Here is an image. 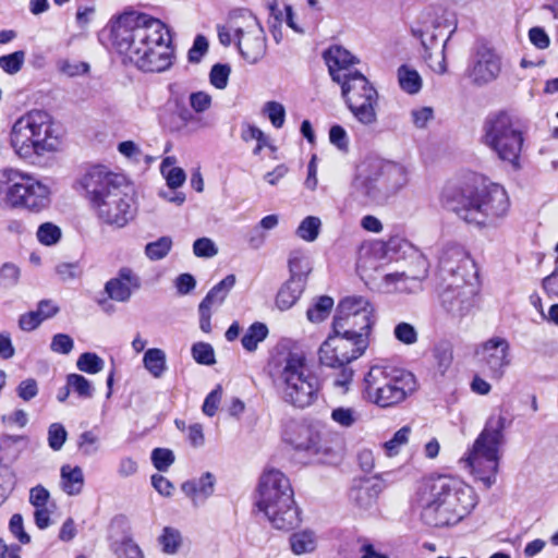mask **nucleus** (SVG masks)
<instances>
[{
    "label": "nucleus",
    "instance_id": "nucleus-1",
    "mask_svg": "<svg viewBox=\"0 0 558 558\" xmlns=\"http://www.w3.org/2000/svg\"><path fill=\"white\" fill-rule=\"evenodd\" d=\"M112 48L143 72H162L172 65V37L168 26L147 13L120 14L110 28Z\"/></svg>",
    "mask_w": 558,
    "mask_h": 558
},
{
    "label": "nucleus",
    "instance_id": "nucleus-2",
    "mask_svg": "<svg viewBox=\"0 0 558 558\" xmlns=\"http://www.w3.org/2000/svg\"><path fill=\"white\" fill-rule=\"evenodd\" d=\"M440 202L465 222L478 226L504 218L510 209L506 189L474 171L463 172L448 182Z\"/></svg>",
    "mask_w": 558,
    "mask_h": 558
},
{
    "label": "nucleus",
    "instance_id": "nucleus-3",
    "mask_svg": "<svg viewBox=\"0 0 558 558\" xmlns=\"http://www.w3.org/2000/svg\"><path fill=\"white\" fill-rule=\"evenodd\" d=\"M415 502L427 525L445 527L454 525L466 517L475 508L477 496L461 477L432 473L421 480Z\"/></svg>",
    "mask_w": 558,
    "mask_h": 558
},
{
    "label": "nucleus",
    "instance_id": "nucleus-4",
    "mask_svg": "<svg viewBox=\"0 0 558 558\" xmlns=\"http://www.w3.org/2000/svg\"><path fill=\"white\" fill-rule=\"evenodd\" d=\"M84 197L97 219L107 226L123 228L135 216V201L126 177L105 165H93L80 178Z\"/></svg>",
    "mask_w": 558,
    "mask_h": 558
},
{
    "label": "nucleus",
    "instance_id": "nucleus-5",
    "mask_svg": "<svg viewBox=\"0 0 558 558\" xmlns=\"http://www.w3.org/2000/svg\"><path fill=\"white\" fill-rule=\"evenodd\" d=\"M255 507L266 515L274 529L280 531H292L302 522L291 482L275 468H267L260 474Z\"/></svg>",
    "mask_w": 558,
    "mask_h": 558
},
{
    "label": "nucleus",
    "instance_id": "nucleus-6",
    "mask_svg": "<svg viewBox=\"0 0 558 558\" xmlns=\"http://www.w3.org/2000/svg\"><path fill=\"white\" fill-rule=\"evenodd\" d=\"M417 390L413 373L386 365H373L364 375L362 395L365 401L379 409H392Z\"/></svg>",
    "mask_w": 558,
    "mask_h": 558
},
{
    "label": "nucleus",
    "instance_id": "nucleus-7",
    "mask_svg": "<svg viewBox=\"0 0 558 558\" xmlns=\"http://www.w3.org/2000/svg\"><path fill=\"white\" fill-rule=\"evenodd\" d=\"M284 402L305 409L314 404L322 390L318 376L310 368L304 353L289 352L278 374Z\"/></svg>",
    "mask_w": 558,
    "mask_h": 558
},
{
    "label": "nucleus",
    "instance_id": "nucleus-8",
    "mask_svg": "<svg viewBox=\"0 0 558 558\" xmlns=\"http://www.w3.org/2000/svg\"><path fill=\"white\" fill-rule=\"evenodd\" d=\"M59 144L52 119L46 111H29L13 124L11 145L22 158L56 151Z\"/></svg>",
    "mask_w": 558,
    "mask_h": 558
},
{
    "label": "nucleus",
    "instance_id": "nucleus-9",
    "mask_svg": "<svg viewBox=\"0 0 558 558\" xmlns=\"http://www.w3.org/2000/svg\"><path fill=\"white\" fill-rule=\"evenodd\" d=\"M482 143L496 153L499 159L520 168L524 131L518 118L508 110L490 112L483 124Z\"/></svg>",
    "mask_w": 558,
    "mask_h": 558
},
{
    "label": "nucleus",
    "instance_id": "nucleus-10",
    "mask_svg": "<svg viewBox=\"0 0 558 558\" xmlns=\"http://www.w3.org/2000/svg\"><path fill=\"white\" fill-rule=\"evenodd\" d=\"M502 429V417L496 421L495 426L489 421L473 442L472 448L461 459L471 474L487 488L496 481L499 465L498 451L504 437Z\"/></svg>",
    "mask_w": 558,
    "mask_h": 558
},
{
    "label": "nucleus",
    "instance_id": "nucleus-11",
    "mask_svg": "<svg viewBox=\"0 0 558 558\" xmlns=\"http://www.w3.org/2000/svg\"><path fill=\"white\" fill-rule=\"evenodd\" d=\"M7 185L4 201L10 208L40 214L51 203L50 189L34 174L8 168L1 172Z\"/></svg>",
    "mask_w": 558,
    "mask_h": 558
},
{
    "label": "nucleus",
    "instance_id": "nucleus-12",
    "mask_svg": "<svg viewBox=\"0 0 558 558\" xmlns=\"http://www.w3.org/2000/svg\"><path fill=\"white\" fill-rule=\"evenodd\" d=\"M375 323V308L369 300L361 295H350L337 304L331 328L350 336L361 335L371 341Z\"/></svg>",
    "mask_w": 558,
    "mask_h": 558
},
{
    "label": "nucleus",
    "instance_id": "nucleus-13",
    "mask_svg": "<svg viewBox=\"0 0 558 558\" xmlns=\"http://www.w3.org/2000/svg\"><path fill=\"white\" fill-rule=\"evenodd\" d=\"M339 84L353 117L365 125L375 123L378 93L369 81L357 71H349L343 73V80Z\"/></svg>",
    "mask_w": 558,
    "mask_h": 558
},
{
    "label": "nucleus",
    "instance_id": "nucleus-14",
    "mask_svg": "<svg viewBox=\"0 0 558 558\" xmlns=\"http://www.w3.org/2000/svg\"><path fill=\"white\" fill-rule=\"evenodd\" d=\"M371 341L361 335L350 336L338 330H330L318 350L322 365L331 368H343L361 357L369 347Z\"/></svg>",
    "mask_w": 558,
    "mask_h": 558
},
{
    "label": "nucleus",
    "instance_id": "nucleus-15",
    "mask_svg": "<svg viewBox=\"0 0 558 558\" xmlns=\"http://www.w3.org/2000/svg\"><path fill=\"white\" fill-rule=\"evenodd\" d=\"M439 270L444 281L458 288H465L477 275L476 264L470 253L459 245H449L442 251Z\"/></svg>",
    "mask_w": 558,
    "mask_h": 558
},
{
    "label": "nucleus",
    "instance_id": "nucleus-16",
    "mask_svg": "<svg viewBox=\"0 0 558 558\" xmlns=\"http://www.w3.org/2000/svg\"><path fill=\"white\" fill-rule=\"evenodd\" d=\"M480 355V368L490 379L499 380L510 365V345L501 337H493L484 341L475 351Z\"/></svg>",
    "mask_w": 558,
    "mask_h": 558
},
{
    "label": "nucleus",
    "instance_id": "nucleus-17",
    "mask_svg": "<svg viewBox=\"0 0 558 558\" xmlns=\"http://www.w3.org/2000/svg\"><path fill=\"white\" fill-rule=\"evenodd\" d=\"M501 71L499 56L493 48L481 45L476 48L474 63L466 71L476 85H484L496 80Z\"/></svg>",
    "mask_w": 558,
    "mask_h": 558
},
{
    "label": "nucleus",
    "instance_id": "nucleus-18",
    "mask_svg": "<svg viewBox=\"0 0 558 558\" xmlns=\"http://www.w3.org/2000/svg\"><path fill=\"white\" fill-rule=\"evenodd\" d=\"M250 28L235 43L241 56L250 63H255L265 54L266 38L258 21L251 20Z\"/></svg>",
    "mask_w": 558,
    "mask_h": 558
},
{
    "label": "nucleus",
    "instance_id": "nucleus-19",
    "mask_svg": "<svg viewBox=\"0 0 558 558\" xmlns=\"http://www.w3.org/2000/svg\"><path fill=\"white\" fill-rule=\"evenodd\" d=\"M141 287L140 278L129 267H122L118 276L108 280L105 291L108 296L117 302H126L132 293Z\"/></svg>",
    "mask_w": 558,
    "mask_h": 558
},
{
    "label": "nucleus",
    "instance_id": "nucleus-20",
    "mask_svg": "<svg viewBox=\"0 0 558 558\" xmlns=\"http://www.w3.org/2000/svg\"><path fill=\"white\" fill-rule=\"evenodd\" d=\"M324 58L328 66L332 81L340 83L343 80L341 71H350L349 66L354 63V57L350 51L341 46H332L324 52Z\"/></svg>",
    "mask_w": 558,
    "mask_h": 558
},
{
    "label": "nucleus",
    "instance_id": "nucleus-21",
    "mask_svg": "<svg viewBox=\"0 0 558 558\" xmlns=\"http://www.w3.org/2000/svg\"><path fill=\"white\" fill-rule=\"evenodd\" d=\"M466 294L464 288L453 287L452 283H448L440 294L441 305L448 313L463 316L471 306Z\"/></svg>",
    "mask_w": 558,
    "mask_h": 558
},
{
    "label": "nucleus",
    "instance_id": "nucleus-22",
    "mask_svg": "<svg viewBox=\"0 0 558 558\" xmlns=\"http://www.w3.org/2000/svg\"><path fill=\"white\" fill-rule=\"evenodd\" d=\"M215 477L211 473L206 472L198 480L187 481L182 484V492L190 497L193 502H197L208 498L214 492Z\"/></svg>",
    "mask_w": 558,
    "mask_h": 558
},
{
    "label": "nucleus",
    "instance_id": "nucleus-23",
    "mask_svg": "<svg viewBox=\"0 0 558 558\" xmlns=\"http://www.w3.org/2000/svg\"><path fill=\"white\" fill-rule=\"evenodd\" d=\"M306 286L288 279L278 290L275 303L280 311L291 308L302 295Z\"/></svg>",
    "mask_w": 558,
    "mask_h": 558
},
{
    "label": "nucleus",
    "instance_id": "nucleus-24",
    "mask_svg": "<svg viewBox=\"0 0 558 558\" xmlns=\"http://www.w3.org/2000/svg\"><path fill=\"white\" fill-rule=\"evenodd\" d=\"M60 473L62 490L70 496L78 495L84 486L82 469L80 466L64 464L62 465Z\"/></svg>",
    "mask_w": 558,
    "mask_h": 558
},
{
    "label": "nucleus",
    "instance_id": "nucleus-25",
    "mask_svg": "<svg viewBox=\"0 0 558 558\" xmlns=\"http://www.w3.org/2000/svg\"><path fill=\"white\" fill-rule=\"evenodd\" d=\"M288 267L290 271L289 279L306 286L307 277L312 271V267L308 258L302 251L296 250L291 252L288 259Z\"/></svg>",
    "mask_w": 558,
    "mask_h": 558
},
{
    "label": "nucleus",
    "instance_id": "nucleus-26",
    "mask_svg": "<svg viewBox=\"0 0 558 558\" xmlns=\"http://www.w3.org/2000/svg\"><path fill=\"white\" fill-rule=\"evenodd\" d=\"M234 284L235 276L232 274L226 276L221 281H219L208 291L201 304H203L204 307H211L213 305L221 304Z\"/></svg>",
    "mask_w": 558,
    "mask_h": 558
},
{
    "label": "nucleus",
    "instance_id": "nucleus-27",
    "mask_svg": "<svg viewBox=\"0 0 558 558\" xmlns=\"http://www.w3.org/2000/svg\"><path fill=\"white\" fill-rule=\"evenodd\" d=\"M143 363L145 368L155 378L161 377L167 368L166 354L161 349L158 348L148 349L144 353Z\"/></svg>",
    "mask_w": 558,
    "mask_h": 558
},
{
    "label": "nucleus",
    "instance_id": "nucleus-28",
    "mask_svg": "<svg viewBox=\"0 0 558 558\" xmlns=\"http://www.w3.org/2000/svg\"><path fill=\"white\" fill-rule=\"evenodd\" d=\"M333 299L328 295L316 298L313 304L306 311V317L312 323L324 322L331 313Z\"/></svg>",
    "mask_w": 558,
    "mask_h": 558
},
{
    "label": "nucleus",
    "instance_id": "nucleus-29",
    "mask_svg": "<svg viewBox=\"0 0 558 558\" xmlns=\"http://www.w3.org/2000/svg\"><path fill=\"white\" fill-rule=\"evenodd\" d=\"M268 336V328L264 323H253L241 339L242 347L247 352H254L258 343L263 342Z\"/></svg>",
    "mask_w": 558,
    "mask_h": 558
},
{
    "label": "nucleus",
    "instance_id": "nucleus-30",
    "mask_svg": "<svg viewBox=\"0 0 558 558\" xmlns=\"http://www.w3.org/2000/svg\"><path fill=\"white\" fill-rule=\"evenodd\" d=\"M398 80L401 89L410 95L418 93L422 88V78L418 72L404 64L398 69Z\"/></svg>",
    "mask_w": 558,
    "mask_h": 558
},
{
    "label": "nucleus",
    "instance_id": "nucleus-31",
    "mask_svg": "<svg viewBox=\"0 0 558 558\" xmlns=\"http://www.w3.org/2000/svg\"><path fill=\"white\" fill-rule=\"evenodd\" d=\"M291 550L295 555L311 553L316 548V538L313 532L302 531L290 536Z\"/></svg>",
    "mask_w": 558,
    "mask_h": 558
},
{
    "label": "nucleus",
    "instance_id": "nucleus-32",
    "mask_svg": "<svg viewBox=\"0 0 558 558\" xmlns=\"http://www.w3.org/2000/svg\"><path fill=\"white\" fill-rule=\"evenodd\" d=\"M251 20L257 21L253 14L242 10L233 11L228 15L227 23L233 31L235 39L247 33L248 26L251 27Z\"/></svg>",
    "mask_w": 558,
    "mask_h": 558
},
{
    "label": "nucleus",
    "instance_id": "nucleus-33",
    "mask_svg": "<svg viewBox=\"0 0 558 558\" xmlns=\"http://www.w3.org/2000/svg\"><path fill=\"white\" fill-rule=\"evenodd\" d=\"M433 357L437 367L446 372L453 361V348L450 341L441 340L437 342L432 350Z\"/></svg>",
    "mask_w": 558,
    "mask_h": 558
},
{
    "label": "nucleus",
    "instance_id": "nucleus-34",
    "mask_svg": "<svg viewBox=\"0 0 558 558\" xmlns=\"http://www.w3.org/2000/svg\"><path fill=\"white\" fill-rule=\"evenodd\" d=\"M411 433L412 428L409 425H404L398 429L393 436L383 445L386 456L395 457L399 454L401 448L409 442Z\"/></svg>",
    "mask_w": 558,
    "mask_h": 558
},
{
    "label": "nucleus",
    "instance_id": "nucleus-35",
    "mask_svg": "<svg viewBox=\"0 0 558 558\" xmlns=\"http://www.w3.org/2000/svg\"><path fill=\"white\" fill-rule=\"evenodd\" d=\"M158 543L165 554L173 555L179 550L182 544V537L178 530L171 526H166L158 537Z\"/></svg>",
    "mask_w": 558,
    "mask_h": 558
},
{
    "label": "nucleus",
    "instance_id": "nucleus-36",
    "mask_svg": "<svg viewBox=\"0 0 558 558\" xmlns=\"http://www.w3.org/2000/svg\"><path fill=\"white\" fill-rule=\"evenodd\" d=\"M172 248V240L170 236H161L154 242H149L145 246V254L150 260H159L166 257Z\"/></svg>",
    "mask_w": 558,
    "mask_h": 558
},
{
    "label": "nucleus",
    "instance_id": "nucleus-37",
    "mask_svg": "<svg viewBox=\"0 0 558 558\" xmlns=\"http://www.w3.org/2000/svg\"><path fill=\"white\" fill-rule=\"evenodd\" d=\"M36 236L40 244L51 246L60 241L62 231L52 222H44L38 227Z\"/></svg>",
    "mask_w": 558,
    "mask_h": 558
},
{
    "label": "nucleus",
    "instance_id": "nucleus-38",
    "mask_svg": "<svg viewBox=\"0 0 558 558\" xmlns=\"http://www.w3.org/2000/svg\"><path fill=\"white\" fill-rule=\"evenodd\" d=\"M320 225L319 218L315 216H307L298 227L296 235L306 242H313L319 234Z\"/></svg>",
    "mask_w": 558,
    "mask_h": 558
},
{
    "label": "nucleus",
    "instance_id": "nucleus-39",
    "mask_svg": "<svg viewBox=\"0 0 558 558\" xmlns=\"http://www.w3.org/2000/svg\"><path fill=\"white\" fill-rule=\"evenodd\" d=\"M241 138L244 142L256 141V146L253 149L254 155H259L264 147L268 145V140L264 132L257 126L248 123L242 126Z\"/></svg>",
    "mask_w": 558,
    "mask_h": 558
},
{
    "label": "nucleus",
    "instance_id": "nucleus-40",
    "mask_svg": "<svg viewBox=\"0 0 558 558\" xmlns=\"http://www.w3.org/2000/svg\"><path fill=\"white\" fill-rule=\"evenodd\" d=\"M76 367L87 374H97L104 368V361L94 352H84L78 356Z\"/></svg>",
    "mask_w": 558,
    "mask_h": 558
},
{
    "label": "nucleus",
    "instance_id": "nucleus-41",
    "mask_svg": "<svg viewBox=\"0 0 558 558\" xmlns=\"http://www.w3.org/2000/svg\"><path fill=\"white\" fill-rule=\"evenodd\" d=\"M25 61V52L23 50H17L9 54H4L0 57V68L7 74L13 75L17 73Z\"/></svg>",
    "mask_w": 558,
    "mask_h": 558
},
{
    "label": "nucleus",
    "instance_id": "nucleus-42",
    "mask_svg": "<svg viewBox=\"0 0 558 558\" xmlns=\"http://www.w3.org/2000/svg\"><path fill=\"white\" fill-rule=\"evenodd\" d=\"M66 383L71 386V389L83 399L90 398L93 396V387L90 381L80 374L66 375Z\"/></svg>",
    "mask_w": 558,
    "mask_h": 558
},
{
    "label": "nucleus",
    "instance_id": "nucleus-43",
    "mask_svg": "<svg viewBox=\"0 0 558 558\" xmlns=\"http://www.w3.org/2000/svg\"><path fill=\"white\" fill-rule=\"evenodd\" d=\"M330 417L339 426L349 428L357 422L359 414L352 408L338 407L332 409Z\"/></svg>",
    "mask_w": 558,
    "mask_h": 558
},
{
    "label": "nucleus",
    "instance_id": "nucleus-44",
    "mask_svg": "<svg viewBox=\"0 0 558 558\" xmlns=\"http://www.w3.org/2000/svg\"><path fill=\"white\" fill-rule=\"evenodd\" d=\"M175 460L174 453L168 448H155L151 451V462L156 470L166 472Z\"/></svg>",
    "mask_w": 558,
    "mask_h": 558
},
{
    "label": "nucleus",
    "instance_id": "nucleus-45",
    "mask_svg": "<svg viewBox=\"0 0 558 558\" xmlns=\"http://www.w3.org/2000/svg\"><path fill=\"white\" fill-rule=\"evenodd\" d=\"M192 356L201 365H213L216 362L215 351L209 343L197 342L192 347Z\"/></svg>",
    "mask_w": 558,
    "mask_h": 558
},
{
    "label": "nucleus",
    "instance_id": "nucleus-46",
    "mask_svg": "<svg viewBox=\"0 0 558 558\" xmlns=\"http://www.w3.org/2000/svg\"><path fill=\"white\" fill-rule=\"evenodd\" d=\"M68 437V432L61 423H52L48 427V445L53 451H59Z\"/></svg>",
    "mask_w": 558,
    "mask_h": 558
},
{
    "label": "nucleus",
    "instance_id": "nucleus-47",
    "mask_svg": "<svg viewBox=\"0 0 558 558\" xmlns=\"http://www.w3.org/2000/svg\"><path fill=\"white\" fill-rule=\"evenodd\" d=\"M230 73L231 69L228 64H214L209 73L210 84L218 89H223L228 84Z\"/></svg>",
    "mask_w": 558,
    "mask_h": 558
},
{
    "label": "nucleus",
    "instance_id": "nucleus-48",
    "mask_svg": "<svg viewBox=\"0 0 558 558\" xmlns=\"http://www.w3.org/2000/svg\"><path fill=\"white\" fill-rule=\"evenodd\" d=\"M393 335L396 339L407 345L414 344L417 341V331L409 323L402 322L396 325L393 329Z\"/></svg>",
    "mask_w": 558,
    "mask_h": 558
},
{
    "label": "nucleus",
    "instance_id": "nucleus-49",
    "mask_svg": "<svg viewBox=\"0 0 558 558\" xmlns=\"http://www.w3.org/2000/svg\"><path fill=\"white\" fill-rule=\"evenodd\" d=\"M222 386L218 384L205 398L202 410L204 414L211 417L214 416L219 408L222 398Z\"/></svg>",
    "mask_w": 558,
    "mask_h": 558
},
{
    "label": "nucleus",
    "instance_id": "nucleus-50",
    "mask_svg": "<svg viewBox=\"0 0 558 558\" xmlns=\"http://www.w3.org/2000/svg\"><path fill=\"white\" fill-rule=\"evenodd\" d=\"M368 482L364 485H360L354 488V498L356 502L363 507L373 501H375L378 497L379 490L377 489V485H367Z\"/></svg>",
    "mask_w": 558,
    "mask_h": 558
},
{
    "label": "nucleus",
    "instance_id": "nucleus-51",
    "mask_svg": "<svg viewBox=\"0 0 558 558\" xmlns=\"http://www.w3.org/2000/svg\"><path fill=\"white\" fill-rule=\"evenodd\" d=\"M265 112L267 113L274 128L280 129L283 126L286 120V110L281 104L274 100L266 102Z\"/></svg>",
    "mask_w": 558,
    "mask_h": 558
},
{
    "label": "nucleus",
    "instance_id": "nucleus-52",
    "mask_svg": "<svg viewBox=\"0 0 558 558\" xmlns=\"http://www.w3.org/2000/svg\"><path fill=\"white\" fill-rule=\"evenodd\" d=\"M15 488V474L11 470H0V505H2Z\"/></svg>",
    "mask_w": 558,
    "mask_h": 558
},
{
    "label": "nucleus",
    "instance_id": "nucleus-53",
    "mask_svg": "<svg viewBox=\"0 0 558 558\" xmlns=\"http://www.w3.org/2000/svg\"><path fill=\"white\" fill-rule=\"evenodd\" d=\"M193 253L197 257L209 258L218 253V248L209 238H199L193 243Z\"/></svg>",
    "mask_w": 558,
    "mask_h": 558
},
{
    "label": "nucleus",
    "instance_id": "nucleus-54",
    "mask_svg": "<svg viewBox=\"0 0 558 558\" xmlns=\"http://www.w3.org/2000/svg\"><path fill=\"white\" fill-rule=\"evenodd\" d=\"M208 51V40L204 35H197L194 39L193 46L187 52L189 61L198 63L205 53Z\"/></svg>",
    "mask_w": 558,
    "mask_h": 558
},
{
    "label": "nucleus",
    "instance_id": "nucleus-55",
    "mask_svg": "<svg viewBox=\"0 0 558 558\" xmlns=\"http://www.w3.org/2000/svg\"><path fill=\"white\" fill-rule=\"evenodd\" d=\"M10 532L19 539L23 545L31 543V536L24 530L23 517L20 513H14L9 522Z\"/></svg>",
    "mask_w": 558,
    "mask_h": 558
},
{
    "label": "nucleus",
    "instance_id": "nucleus-56",
    "mask_svg": "<svg viewBox=\"0 0 558 558\" xmlns=\"http://www.w3.org/2000/svg\"><path fill=\"white\" fill-rule=\"evenodd\" d=\"M329 141L338 149H340L342 151H348V149H349L348 135H347L345 130L341 125L335 124L330 128Z\"/></svg>",
    "mask_w": 558,
    "mask_h": 558
},
{
    "label": "nucleus",
    "instance_id": "nucleus-57",
    "mask_svg": "<svg viewBox=\"0 0 558 558\" xmlns=\"http://www.w3.org/2000/svg\"><path fill=\"white\" fill-rule=\"evenodd\" d=\"M121 558H144L141 547L131 538H123L119 546Z\"/></svg>",
    "mask_w": 558,
    "mask_h": 558
},
{
    "label": "nucleus",
    "instance_id": "nucleus-58",
    "mask_svg": "<svg viewBox=\"0 0 558 558\" xmlns=\"http://www.w3.org/2000/svg\"><path fill=\"white\" fill-rule=\"evenodd\" d=\"M17 396L25 402L35 398L38 393V385L34 378L22 380L16 388Z\"/></svg>",
    "mask_w": 558,
    "mask_h": 558
},
{
    "label": "nucleus",
    "instance_id": "nucleus-59",
    "mask_svg": "<svg viewBox=\"0 0 558 558\" xmlns=\"http://www.w3.org/2000/svg\"><path fill=\"white\" fill-rule=\"evenodd\" d=\"M73 340L66 333H57L51 341V350L60 354H69L73 349Z\"/></svg>",
    "mask_w": 558,
    "mask_h": 558
},
{
    "label": "nucleus",
    "instance_id": "nucleus-60",
    "mask_svg": "<svg viewBox=\"0 0 558 558\" xmlns=\"http://www.w3.org/2000/svg\"><path fill=\"white\" fill-rule=\"evenodd\" d=\"M190 105L195 112H204L211 106V96L205 92H194L190 95Z\"/></svg>",
    "mask_w": 558,
    "mask_h": 558
},
{
    "label": "nucleus",
    "instance_id": "nucleus-61",
    "mask_svg": "<svg viewBox=\"0 0 558 558\" xmlns=\"http://www.w3.org/2000/svg\"><path fill=\"white\" fill-rule=\"evenodd\" d=\"M98 438L92 430H86L80 435L77 446L78 450L85 454L89 456L96 451V442Z\"/></svg>",
    "mask_w": 558,
    "mask_h": 558
},
{
    "label": "nucleus",
    "instance_id": "nucleus-62",
    "mask_svg": "<svg viewBox=\"0 0 558 558\" xmlns=\"http://www.w3.org/2000/svg\"><path fill=\"white\" fill-rule=\"evenodd\" d=\"M43 320L40 319L38 313L36 311H29L27 313L22 314L19 317V327L23 331H33L40 326Z\"/></svg>",
    "mask_w": 558,
    "mask_h": 558
},
{
    "label": "nucleus",
    "instance_id": "nucleus-63",
    "mask_svg": "<svg viewBox=\"0 0 558 558\" xmlns=\"http://www.w3.org/2000/svg\"><path fill=\"white\" fill-rule=\"evenodd\" d=\"M529 39L537 49H546L550 45V38L544 28L535 26L529 31Z\"/></svg>",
    "mask_w": 558,
    "mask_h": 558
},
{
    "label": "nucleus",
    "instance_id": "nucleus-64",
    "mask_svg": "<svg viewBox=\"0 0 558 558\" xmlns=\"http://www.w3.org/2000/svg\"><path fill=\"white\" fill-rule=\"evenodd\" d=\"M49 498L50 494L43 485H37L29 490V502L35 508L46 507Z\"/></svg>",
    "mask_w": 558,
    "mask_h": 558
}]
</instances>
